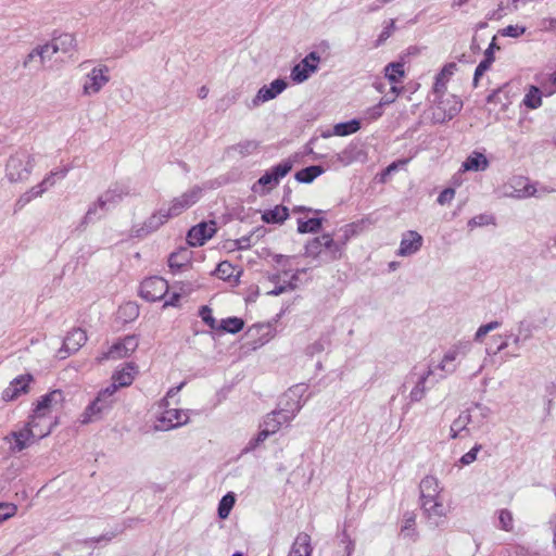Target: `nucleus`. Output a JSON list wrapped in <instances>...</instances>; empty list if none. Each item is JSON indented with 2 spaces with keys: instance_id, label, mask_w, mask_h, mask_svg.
<instances>
[{
  "instance_id": "obj_45",
  "label": "nucleus",
  "mask_w": 556,
  "mask_h": 556,
  "mask_svg": "<svg viewBox=\"0 0 556 556\" xmlns=\"http://www.w3.org/2000/svg\"><path fill=\"white\" fill-rule=\"evenodd\" d=\"M269 437L270 435H269L268 429H264L260 426L257 433L249 440V442L242 450V453L247 454V453L255 451Z\"/></svg>"
},
{
  "instance_id": "obj_8",
  "label": "nucleus",
  "mask_w": 556,
  "mask_h": 556,
  "mask_svg": "<svg viewBox=\"0 0 556 556\" xmlns=\"http://www.w3.org/2000/svg\"><path fill=\"white\" fill-rule=\"evenodd\" d=\"M273 323H256L248 328L244 336L251 338L245 344L249 350L255 351L268 343L275 336Z\"/></svg>"
},
{
  "instance_id": "obj_31",
  "label": "nucleus",
  "mask_w": 556,
  "mask_h": 556,
  "mask_svg": "<svg viewBox=\"0 0 556 556\" xmlns=\"http://www.w3.org/2000/svg\"><path fill=\"white\" fill-rule=\"evenodd\" d=\"M54 394H59V392L49 391L33 403V407L30 410L31 419H34V417H46L47 413L53 405Z\"/></svg>"
},
{
  "instance_id": "obj_14",
  "label": "nucleus",
  "mask_w": 556,
  "mask_h": 556,
  "mask_svg": "<svg viewBox=\"0 0 556 556\" xmlns=\"http://www.w3.org/2000/svg\"><path fill=\"white\" fill-rule=\"evenodd\" d=\"M288 88V81L285 77L274 79L269 85L262 86L252 100V106L274 100Z\"/></svg>"
},
{
  "instance_id": "obj_57",
  "label": "nucleus",
  "mask_w": 556,
  "mask_h": 556,
  "mask_svg": "<svg viewBox=\"0 0 556 556\" xmlns=\"http://www.w3.org/2000/svg\"><path fill=\"white\" fill-rule=\"evenodd\" d=\"M17 505L9 502H0V523L15 516Z\"/></svg>"
},
{
  "instance_id": "obj_62",
  "label": "nucleus",
  "mask_w": 556,
  "mask_h": 556,
  "mask_svg": "<svg viewBox=\"0 0 556 556\" xmlns=\"http://www.w3.org/2000/svg\"><path fill=\"white\" fill-rule=\"evenodd\" d=\"M258 147V143L254 140H244L239 142L235 149L239 151L242 156L251 154Z\"/></svg>"
},
{
  "instance_id": "obj_17",
  "label": "nucleus",
  "mask_w": 556,
  "mask_h": 556,
  "mask_svg": "<svg viewBox=\"0 0 556 556\" xmlns=\"http://www.w3.org/2000/svg\"><path fill=\"white\" fill-rule=\"evenodd\" d=\"M167 220V217H164V210L161 208L149 216L141 225L134 226L131 233L134 237L142 239L156 231Z\"/></svg>"
},
{
  "instance_id": "obj_37",
  "label": "nucleus",
  "mask_w": 556,
  "mask_h": 556,
  "mask_svg": "<svg viewBox=\"0 0 556 556\" xmlns=\"http://www.w3.org/2000/svg\"><path fill=\"white\" fill-rule=\"evenodd\" d=\"M237 495L229 491L219 500L217 505V517L220 520H225L229 517L235 504Z\"/></svg>"
},
{
  "instance_id": "obj_51",
  "label": "nucleus",
  "mask_w": 556,
  "mask_h": 556,
  "mask_svg": "<svg viewBox=\"0 0 556 556\" xmlns=\"http://www.w3.org/2000/svg\"><path fill=\"white\" fill-rule=\"evenodd\" d=\"M187 208H189L187 201H185L181 197L175 198L172 201L168 210H164V217L169 219L170 217L178 216Z\"/></svg>"
},
{
  "instance_id": "obj_2",
  "label": "nucleus",
  "mask_w": 556,
  "mask_h": 556,
  "mask_svg": "<svg viewBox=\"0 0 556 556\" xmlns=\"http://www.w3.org/2000/svg\"><path fill=\"white\" fill-rule=\"evenodd\" d=\"M433 99L430 100L434 104L432 121L434 124H444L453 119L463 109V101L459 97L451 94L432 93Z\"/></svg>"
},
{
  "instance_id": "obj_13",
  "label": "nucleus",
  "mask_w": 556,
  "mask_h": 556,
  "mask_svg": "<svg viewBox=\"0 0 556 556\" xmlns=\"http://www.w3.org/2000/svg\"><path fill=\"white\" fill-rule=\"evenodd\" d=\"M217 232V223L214 219L202 220L192 226L186 236V243H205Z\"/></svg>"
},
{
  "instance_id": "obj_33",
  "label": "nucleus",
  "mask_w": 556,
  "mask_h": 556,
  "mask_svg": "<svg viewBox=\"0 0 556 556\" xmlns=\"http://www.w3.org/2000/svg\"><path fill=\"white\" fill-rule=\"evenodd\" d=\"M139 314V305L136 302L128 301L119 305L117 309L116 320L121 321L123 325H126L136 320Z\"/></svg>"
},
{
  "instance_id": "obj_41",
  "label": "nucleus",
  "mask_w": 556,
  "mask_h": 556,
  "mask_svg": "<svg viewBox=\"0 0 556 556\" xmlns=\"http://www.w3.org/2000/svg\"><path fill=\"white\" fill-rule=\"evenodd\" d=\"M394 101H395V97L384 96L383 98H381V100L377 104L368 108L365 111L366 118L369 121H377L378 118H380L383 115V106L391 104Z\"/></svg>"
},
{
  "instance_id": "obj_20",
  "label": "nucleus",
  "mask_w": 556,
  "mask_h": 556,
  "mask_svg": "<svg viewBox=\"0 0 556 556\" xmlns=\"http://www.w3.org/2000/svg\"><path fill=\"white\" fill-rule=\"evenodd\" d=\"M138 372V365L135 362H127L121 369H116L113 372L111 379L115 381L121 388H126L132 384Z\"/></svg>"
},
{
  "instance_id": "obj_58",
  "label": "nucleus",
  "mask_w": 556,
  "mask_h": 556,
  "mask_svg": "<svg viewBox=\"0 0 556 556\" xmlns=\"http://www.w3.org/2000/svg\"><path fill=\"white\" fill-rule=\"evenodd\" d=\"M527 31V27L523 25H508L498 30V34L503 37L519 38Z\"/></svg>"
},
{
  "instance_id": "obj_24",
  "label": "nucleus",
  "mask_w": 556,
  "mask_h": 556,
  "mask_svg": "<svg viewBox=\"0 0 556 556\" xmlns=\"http://www.w3.org/2000/svg\"><path fill=\"white\" fill-rule=\"evenodd\" d=\"M361 128L362 119L355 117L350 121L334 124L331 131L324 132L321 136L324 138H328L330 136L345 137L357 132Z\"/></svg>"
},
{
  "instance_id": "obj_15",
  "label": "nucleus",
  "mask_w": 556,
  "mask_h": 556,
  "mask_svg": "<svg viewBox=\"0 0 556 556\" xmlns=\"http://www.w3.org/2000/svg\"><path fill=\"white\" fill-rule=\"evenodd\" d=\"M195 245H178V249L169 253L167 257V266L173 275L181 273L188 266H191L193 253L189 248Z\"/></svg>"
},
{
  "instance_id": "obj_38",
  "label": "nucleus",
  "mask_w": 556,
  "mask_h": 556,
  "mask_svg": "<svg viewBox=\"0 0 556 556\" xmlns=\"http://www.w3.org/2000/svg\"><path fill=\"white\" fill-rule=\"evenodd\" d=\"M384 76L391 84L401 83L405 76L404 61L400 60L389 63L384 67Z\"/></svg>"
},
{
  "instance_id": "obj_21",
  "label": "nucleus",
  "mask_w": 556,
  "mask_h": 556,
  "mask_svg": "<svg viewBox=\"0 0 556 556\" xmlns=\"http://www.w3.org/2000/svg\"><path fill=\"white\" fill-rule=\"evenodd\" d=\"M367 160V152L358 144L349 143L339 154L338 161L343 165H350L354 162H365Z\"/></svg>"
},
{
  "instance_id": "obj_60",
  "label": "nucleus",
  "mask_w": 556,
  "mask_h": 556,
  "mask_svg": "<svg viewBox=\"0 0 556 556\" xmlns=\"http://www.w3.org/2000/svg\"><path fill=\"white\" fill-rule=\"evenodd\" d=\"M395 29H396L395 21L394 20H390L387 23V25L383 27L381 33L379 34L378 38L376 39L375 47H379L382 43H384L387 41V39L391 37V35L393 34V31Z\"/></svg>"
},
{
  "instance_id": "obj_43",
  "label": "nucleus",
  "mask_w": 556,
  "mask_h": 556,
  "mask_svg": "<svg viewBox=\"0 0 556 556\" xmlns=\"http://www.w3.org/2000/svg\"><path fill=\"white\" fill-rule=\"evenodd\" d=\"M547 323V317H543L539 324L523 319L518 325V332L522 334V341H527L532 337L533 331L540 329Z\"/></svg>"
},
{
  "instance_id": "obj_63",
  "label": "nucleus",
  "mask_w": 556,
  "mask_h": 556,
  "mask_svg": "<svg viewBox=\"0 0 556 556\" xmlns=\"http://www.w3.org/2000/svg\"><path fill=\"white\" fill-rule=\"evenodd\" d=\"M201 192L202 189L199 186H194L191 190L185 192L180 197L188 202V206L190 207L199 201Z\"/></svg>"
},
{
  "instance_id": "obj_7",
  "label": "nucleus",
  "mask_w": 556,
  "mask_h": 556,
  "mask_svg": "<svg viewBox=\"0 0 556 556\" xmlns=\"http://www.w3.org/2000/svg\"><path fill=\"white\" fill-rule=\"evenodd\" d=\"M31 422L33 421L25 422L22 429L18 431H11L3 438L7 442L13 441L9 448L11 453H20L38 442L36 441L38 433L31 432V427L34 426Z\"/></svg>"
},
{
  "instance_id": "obj_61",
  "label": "nucleus",
  "mask_w": 556,
  "mask_h": 556,
  "mask_svg": "<svg viewBox=\"0 0 556 556\" xmlns=\"http://www.w3.org/2000/svg\"><path fill=\"white\" fill-rule=\"evenodd\" d=\"M482 450V445L476 443L467 453H465L458 463L460 466H468L477 459L478 453Z\"/></svg>"
},
{
  "instance_id": "obj_19",
  "label": "nucleus",
  "mask_w": 556,
  "mask_h": 556,
  "mask_svg": "<svg viewBox=\"0 0 556 556\" xmlns=\"http://www.w3.org/2000/svg\"><path fill=\"white\" fill-rule=\"evenodd\" d=\"M420 507L431 525L434 527H441L444 525L446 510L438 498L427 502L424 500V503L420 504Z\"/></svg>"
},
{
  "instance_id": "obj_39",
  "label": "nucleus",
  "mask_w": 556,
  "mask_h": 556,
  "mask_svg": "<svg viewBox=\"0 0 556 556\" xmlns=\"http://www.w3.org/2000/svg\"><path fill=\"white\" fill-rule=\"evenodd\" d=\"M127 348H125L124 342L122 341V338H118L115 340L110 349L106 352H103L102 355L98 358L100 362L103 359H119L128 357Z\"/></svg>"
},
{
  "instance_id": "obj_54",
  "label": "nucleus",
  "mask_w": 556,
  "mask_h": 556,
  "mask_svg": "<svg viewBox=\"0 0 556 556\" xmlns=\"http://www.w3.org/2000/svg\"><path fill=\"white\" fill-rule=\"evenodd\" d=\"M498 528L509 532L514 528V518L509 509L503 508L498 510Z\"/></svg>"
},
{
  "instance_id": "obj_47",
  "label": "nucleus",
  "mask_w": 556,
  "mask_h": 556,
  "mask_svg": "<svg viewBox=\"0 0 556 556\" xmlns=\"http://www.w3.org/2000/svg\"><path fill=\"white\" fill-rule=\"evenodd\" d=\"M339 538L340 545H343V554H341L340 551H337L332 554V556H352L355 549V541L351 539L345 527L340 533Z\"/></svg>"
},
{
  "instance_id": "obj_16",
  "label": "nucleus",
  "mask_w": 556,
  "mask_h": 556,
  "mask_svg": "<svg viewBox=\"0 0 556 556\" xmlns=\"http://www.w3.org/2000/svg\"><path fill=\"white\" fill-rule=\"evenodd\" d=\"M109 81V67L106 65L93 67L87 75V80L84 84V94L90 96L98 93Z\"/></svg>"
},
{
  "instance_id": "obj_64",
  "label": "nucleus",
  "mask_w": 556,
  "mask_h": 556,
  "mask_svg": "<svg viewBox=\"0 0 556 556\" xmlns=\"http://www.w3.org/2000/svg\"><path fill=\"white\" fill-rule=\"evenodd\" d=\"M122 341L124 342L125 348H127L128 355H130L138 349L139 337L137 334H127L122 338Z\"/></svg>"
},
{
  "instance_id": "obj_3",
  "label": "nucleus",
  "mask_w": 556,
  "mask_h": 556,
  "mask_svg": "<svg viewBox=\"0 0 556 556\" xmlns=\"http://www.w3.org/2000/svg\"><path fill=\"white\" fill-rule=\"evenodd\" d=\"M31 170L30 157L24 152L12 154L5 164V176L10 182L27 180Z\"/></svg>"
},
{
  "instance_id": "obj_44",
  "label": "nucleus",
  "mask_w": 556,
  "mask_h": 556,
  "mask_svg": "<svg viewBox=\"0 0 556 556\" xmlns=\"http://www.w3.org/2000/svg\"><path fill=\"white\" fill-rule=\"evenodd\" d=\"M508 87V84H504L497 89L493 90L485 99L486 103H500L502 105V111H506L509 102L508 96L505 92V89Z\"/></svg>"
},
{
  "instance_id": "obj_32",
  "label": "nucleus",
  "mask_w": 556,
  "mask_h": 556,
  "mask_svg": "<svg viewBox=\"0 0 556 556\" xmlns=\"http://www.w3.org/2000/svg\"><path fill=\"white\" fill-rule=\"evenodd\" d=\"M236 267L229 263L228 261H222L217 264L215 270L213 274L218 277L222 280L225 281H231L233 279V282L236 285L240 281V276L242 274V269H239L237 274H235Z\"/></svg>"
},
{
  "instance_id": "obj_5",
  "label": "nucleus",
  "mask_w": 556,
  "mask_h": 556,
  "mask_svg": "<svg viewBox=\"0 0 556 556\" xmlns=\"http://www.w3.org/2000/svg\"><path fill=\"white\" fill-rule=\"evenodd\" d=\"M345 245H304L303 255L312 257V266L317 267L342 257Z\"/></svg>"
},
{
  "instance_id": "obj_18",
  "label": "nucleus",
  "mask_w": 556,
  "mask_h": 556,
  "mask_svg": "<svg viewBox=\"0 0 556 556\" xmlns=\"http://www.w3.org/2000/svg\"><path fill=\"white\" fill-rule=\"evenodd\" d=\"M87 341V333L81 328H74L64 338L59 354L61 358L77 352Z\"/></svg>"
},
{
  "instance_id": "obj_59",
  "label": "nucleus",
  "mask_w": 556,
  "mask_h": 556,
  "mask_svg": "<svg viewBox=\"0 0 556 556\" xmlns=\"http://www.w3.org/2000/svg\"><path fill=\"white\" fill-rule=\"evenodd\" d=\"M42 49H38V47L34 48L24 59L23 66L28 67L31 63H36L37 67L43 65L42 63Z\"/></svg>"
},
{
  "instance_id": "obj_27",
  "label": "nucleus",
  "mask_w": 556,
  "mask_h": 556,
  "mask_svg": "<svg viewBox=\"0 0 556 556\" xmlns=\"http://www.w3.org/2000/svg\"><path fill=\"white\" fill-rule=\"evenodd\" d=\"M290 216V211L287 206L280 204L276 205L274 208L265 210L262 213V220L268 225H281L283 224Z\"/></svg>"
},
{
  "instance_id": "obj_6",
  "label": "nucleus",
  "mask_w": 556,
  "mask_h": 556,
  "mask_svg": "<svg viewBox=\"0 0 556 556\" xmlns=\"http://www.w3.org/2000/svg\"><path fill=\"white\" fill-rule=\"evenodd\" d=\"M320 55L316 51L307 53L299 63L293 65L290 73V78L294 84H302L306 81L312 74L318 71Z\"/></svg>"
},
{
  "instance_id": "obj_36",
  "label": "nucleus",
  "mask_w": 556,
  "mask_h": 556,
  "mask_svg": "<svg viewBox=\"0 0 556 556\" xmlns=\"http://www.w3.org/2000/svg\"><path fill=\"white\" fill-rule=\"evenodd\" d=\"M401 534L403 538H409L413 542L418 540L419 533L416 529V514L414 511L404 513Z\"/></svg>"
},
{
  "instance_id": "obj_12",
  "label": "nucleus",
  "mask_w": 556,
  "mask_h": 556,
  "mask_svg": "<svg viewBox=\"0 0 556 556\" xmlns=\"http://www.w3.org/2000/svg\"><path fill=\"white\" fill-rule=\"evenodd\" d=\"M33 381L34 376L29 372L18 375L2 391L1 399L4 402H12L17 400L21 395L27 394L29 392L30 383Z\"/></svg>"
},
{
  "instance_id": "obj_4",
  "label": "nucleus",
  "mask_w": 556,
  "mask_h": 556,
  "mask_svg": "<svg viewBox=\"0 0 556 556\" xmlns=\"http://www.w3.org/2000/svg\"><path fill=\"white\" fill-rule=\"evenodd\" d=\"M168 281L161 276L144 278L139 286L138 294L144 301L153 303L163 300L168 293Z\"/></svg>"
},
{
  "instance_id": "obj_42",
  "label": "nucleus",
  "mask_w": 556,
  "mask_h": 556,
  "mask_svg": "<svg viewBox=\"0 0 556 556\" xmlns=\"http://www.w3.org/2000/svg\"><path fill=\"white\" fill-rule=\"evenodd\" d=\"M522 103L530 110L542 105V91L538 86L531 85L526 93Z\"/></svg>"
},
{
  "instance_id": "obj_30",
  "label": "nucleus",
  "mask_w": 556,
  "mask_h": 556,
  "mask_svg": "<svg viewBox=\"0 0 556 556\" xmlns=\"http://www.w3.org/2000/svg\"><path fill=\"white\" fill-rule=\"evenodd\" d=\"M489 165L490 162L485 154L478 151H473L463 162L462 167L464 168V170L483 172L489 167Z\"/></svg>"
},
{
  "instance_id": "obj_29",
  "label": "nucleus",
  "mask_w": 556,
  "mask_h": 556,
  "mask_svg": "<svg viewBox=\"0 0 556 556\" xmlns=\"http://www.w3.org/2000/svg\"><path fill=\"white\" fill-rule=\"evenodd\" d=\"M326 214L323 215H314V217L302 218L299 217L296 220L298 228L296 231L299 233H317L323 229V224L326 220Z\"/></svg>"
},
{
  "instance_id": "obj_55",
  "label": "nucleus",
  "mask_w": 556,
  "mask_h": 556,
  "mask_svg": "<svg viewBox=\"0 0 556 556\" xmlns=\"http://www.w3.org/2000/svg\"><path fill=\"white\" fill-rule=\"evenodd\" d=\"M502 325L498 320H491L486 324H482L476 331L473 340L476 342H481L483 338L491 331L497 329Z\"/></svg>"
},
{
  "instance_id": "obj_34",
  "label": "nucleus",
  "mask_w": 556,
  "mask_h": 556,
  "mask_svg": "<svg viewBox=\"0 0 556 556\" xmlns=\"http://www.w3.org/2000/svg\"><path fill=\"white\" fill-rule=\"evenodd\" d=\"M326 168L323 165H309L294 174V179L299 184H312L317 177L323 175Z\"/></svg>"
},
{
  "instance_id": "obj_25",
  "label": "nucleus",
  "mask_w": 556,
  "mask_h": 556,
  "mask_svg": "<svg viewBox=\"0 0 556 556\" xmlns=\"http://www.w3.org/2000/svg\"><path fill=\"white\" fill-rule=\"evenodd\" d=\"M51 41L53 43V51H51L50 54H54L59 51L63 53H68L70 51L75 50L77 45L76 38L73 34H58L56 30L53 33Z\"/></svg>"
},
{
  "instance_id": "obj_9",
  "label": "nucleus",
  "mask_w": 556,
  "mask_h": 556,
  "mask_svg": "<svg viewBox=\"0 0 556 556\" xmlns=\"http://www.w3.org/2000/svg\"><path fill=\"white\" fill-rule=\"evenodd\" d=\"M188 412L179 408L165 409L156 417L154 429L168 431L187 425L189 422Z\"/></svg>"
},
{
  "instance_id": "obj_49",
  "label": "nucleus",
  "mask_w": 556,
  "mask_h": 556,
  "mask_svg": "<svg viewBox=\"0 0 556 556\" xmlns=\"http://www.w3.org/2000/svg\"><path fill=\"white\" fill-rule=\"evenodd\" d=\"M198 316L201 318L204 325H206L212 332H215L218 321L213 316V309L208 305H201L198 309Z\"/></svg>"
},
{
  "instance_id": "obj_10",
  "label": "nucleus",
  "mask_w": 556,
  "mask_h": 556,
  "mask_svg": "<svg viewBox=\"0 0 556 556\" xmlns=\"http://www.w3.org/2000/svg\"><path fill=\"white\" fill-rule=\"evenodd\" d=\"M128 192L123 189L114 188L108 189L102 195H100L96 203L89 206L88 211L84 216L83 223L88 224L99 218L97 216V208L100 207L103 211H106L108 204H116L122 201L123 197Z\"/></svg>"
},
{
  "instance_id": "obj_56",
  "label": "nucleus",
  "mask_w": 556,
  "mask_h": 556,
  "mask_svg": "<svg viewBox=\"0 0 556 556\" xmlns=\"http://www.w3.org/2000/svg\"><path fill=\"white\" fill-rule=\"evenodd\" d=\"M494 216L491 214H479L468 220L467 226L469 229H473L477 226H488L494 224Z\"/></svg>"
},
{
  "instance_id": "obj_52",
  "label": "nucleus",
  "mask_w": 556,
  "mask_h": 556,
  "mask_svg": "<svg viewBox=\"0 0 556 556\" xmlns=\"http://www.w3.org/2000/svg\"><path fill=\"white\" fill-rule=\"evenodd\" d=\"M364 228H365V222L364 220L346 224L345 226H343L340 229V231L343 232V235H342V242L341 243H345L352 237H354L355 235L362 232L364 230Z\"/></svg>"
},
{
  "instance_id": "obj_23",
  "label": "nucleus",
  "mask_w": 556,
  "mask_h": 556,
  "mask_svg": "<svg viewBox=\"0 0 556 556\" xmlns=\"http://www.w3.org/2000/svg\"><path fill=\"white\" fill-rule=\"evenodd\" d=\"M457 70V65L454 62L446 63L441 71L435 75L434 83L432 86V93L446 94V84Z\"/></svg>"
},
{
  "instance_id": "obj_48",
  "label": "nucleus",
  "mask_w": 556,
  "mask_h": 556,
  "mask_svg": "<svg viewBox=\"0 0 556 556\" xmlns=\"http://www.w3.org/2000/svg\"><path fill=\"white\" fill-rule=\"evenodd\" d=\"M42 193H43V189L40 188L38 185L31 187L28 191L21 194L20 198L16 200L15 211L22 210L33 199L40 197Z\"/></svg>"
},
{
  "instance_id": "obj_26",
  "label": "nucleus",
  "mask_w": 556,
  "mask_h": 556,
  "mask_svg": "<svg viewBox=\"0 0 556 556\" xmlns=\"http://www.w3.org/2000/svg\"><path fill=\"white\" fill-rule=\"evenodd\" d=\"M313 549L311 536L306 532H300L295 536L288 556H312Z\"/></svg>"
},
{
  "instance_id": "obj_22",
  "label": "nucleus",
  "mask_w": 556,
  "mask_h": 556,
  "mask_svg": "<svg viewBox=\"0 0 556 556\" xmlns=\"http://www.w3.org/2000/svg\"><path fill=\"white\" fill-rule=\"evenodd\" d=\"M419 491L420 504L424 503V500L427 502L438 498L441 492L439 480L431 475L426 476L419 483Z\"/></svg>"
},
{
  "instance_id": "obj_35",
  "label": "nucleus",
  "mask_w": 556,
  "mask_h": 556,
  "mask_svg": "<svg viewBox=\"0 0 556 556\" xmlns=\"http://www.w3.org/2000/svg\"><path fill=\"white\" fill-rule=\"evenodd\" d=\"M287 420L288 416L285 410H275L271 414L267 415L261 427L264 429H268L269 435H271L279 431L281 425Z\"/></svg>"
},
{
  "instance_id": "obj_53",
  "label": "nucleus",
  "mask_w": 556,
  "mask_h": 556,
  "mask_svg": "<svg viewBox=\"0 0 556 556\" xmlns=\"http://www.w3.org/2000/svg\"><path fill=\"white\" fill-rule=\"evenodd\" d=\"M177 287L179 288V291H175L173 292L169 298H164V303H163V308H166V307H179L180 306V300H181V294L182 292H186V286L187 283L184 282V281H179L176 283Z\"/></svg>"
},
{
  "instance_id": "obj_46",
  "label": "nucleus",
  "mask_w": 556,
  "mask_h": 556,
  "mask_svg": "<svg viewBox=\"0 0 556 556\" xmlns=\"http://www.w3.org/2000/svg\"><path fill=\"white\" fill-rule=\"evenodd\" d=\"M431 374V370L429 369L427 372L419 376L415 387L412 389L409 393V400L410 402H419L425 396L426 388L425 383Z\"/></svg>"
},
{
  "instance_id": "obj_50",
  "label": "nucleus",
  "mask_w": 556,
  "mask_h": 556,
  "mask_svg": "<svg viewBox=\"0 0 556 556\" xmlns=\"http://www.w3.org/2000/svg\"><path fill=\"white\" fill-rule=\"evenodd\" d=\"M298 288V275L292 274L290 279L281 285H276L274 289L268 291L266 294L269 296H278L289 290H295Z\"/></svg>"
},
{
  "instance_id": "obj_28",
  "label": "nucleus",
  "mask_w": 556,
  "mask_h": 556,
  "mask_svg": "<svg viewBox=\"0 0 556 556\" xmlns=\"http://www.w3.org/2000/svg\"><path fill=\"white\" fill-rule=\"evenodd\" d=\"M245 321L242 317L238 316H229L223 318L215 330L218 334H237L244 329Z\"/></svg>"
},
{
  "instance_id": "obj_40",
  "label": "nucleus",
  "mask_w": 556,
  "mask_h": 556,
  "mask_svg": "<svg viewBox=\"0 0 556 556\" xmlns=\"http://www.w3.org/2000/svg\"><path fill=\"white\" fill-rule=\"evenodd\" d=\"M331 345V339L329 334H321L318 340L308 344L304 353L307 357H314L316 354L324 352L328 346Z\"/></svg>"
},
{
  "instance_id": "obj_1",
  "label": "nucleus",
  "mask_w": 556,
  "mask_h": 556,
  "mask_svg": "<svg viewBox=\"0 0 556 556\" xmlns=\"http://www.w3.org/2000/svg\"><path fill=\"white\" fill-rule=\"evenodd\" d=\"M298 159L299 153H294L280 163L273 165L253 185L252 191L258 192L262 195L269 193L292 170Z\"/></svg>"
},
{
  "instance_id": "obj_11",
  "label": "nucleus",
  "mask_w": 556,
  "mask_h": 556,
  "mask_svg": "<svg viewBox=\"0 0 556 556\" xmlns=\"http://www.w3.org/2000/svg\"><path fill=\"white\" fill-rule=\"evenodd\" d=\"M114 400H105L96 395V397L86 406L81 414L80 421L84 425L101 420L113 407Z\"/></svg>"
}]
</instances>
